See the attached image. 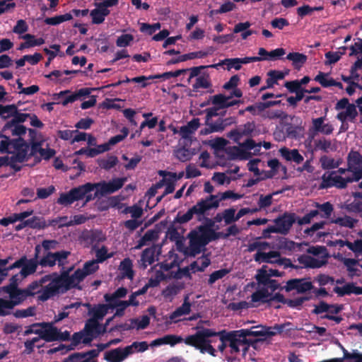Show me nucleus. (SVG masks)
I'll list each match as a JSON object with an SVG mask.
<instances>
[{
	"mask_svg": "<svg viewBox=\"0 0 362 362\" xmlns=\"http://www.w3.org/2000/svg\"><path fill=\"white\" fill-rule=\"evenodd\" d=\"M127 180V178L122 177V178H113L112 180H110L109 182H106L107 185H108V187L112 193H114L115 192L120 189L125 183Z\"/></svg>",
	"mask_w": 362,
	"mask_h": 362,
	"instance_id": "nucleus-60",
	"label": "nucleus"
},
{
	"mask_svg": "<svg viewBox=\"0 0 362 362\" xmlns=\"http://www.w3.org/2000/svg\"><path fill=\"white\" fill-rule=\"evenodd\" d=\"M325 117L313 118L312 120V127L309 129L310 134L313 136L318 134L330 135L332 134L334 128L332 124L325 123Z\"/></svg>",
	"mask_w": 362,
	"mask_h": 362,
	"instance_id": "nucleus-12",
	"label": "nucleus"
},
{
	"mask_svg": "<svg viewBox=\"0 0 362 362\" xmlns=\"http://www.w3.org/2000/svg\"><path fill=\"white\" fill-rule=\"evenodd\" d=\"M214 197L207 196L206 199H202L197 202V204L189 208L185 214H182L180 211L177 213L176 217L173 220L174 223L184 224L190 221L194 216H197V218L199 221L204 219L206 213L212 209H217V202H211Z\"/></svg>",
	"mask_w": 362,
	"mask_h": 362,
	"instance_id": "nucleus-2",
	"label": "nucleus"
},
{
	"mask_svg": "<svg viewBox=\"0 0 362 362\" xmlns=\"http://www.w3.org/2000/svg\"><path fill=\"white\" fill-rule=\"evenodd\" d=\"M320 163H321L323 170H332L337 168L339 166L340 162L336 161L332 158H329L327 156L324 155L320 158Z\"/></svg>",
	"mask_w": 362,
	"mask_h": 362,
	"instance_id": "nucleus-44",
	"label": "nucleus"
},
{
	"mask_svg": "<svg viewBox=\"0 0 362 362\" xmlns=\"http://www.w3.org/2000/svg\"><path fill=\"white\" fill-rule=\"evenodd\" d=\"M174 155L175 158H177L182 163L188 161L190 158H192V154L190 153L189 150L184 146L174 151Z\"/></svg>",
	"mask_w": 362,
	"mask_h": 362,
	"instance_id": "nucleus-53",
	"label": "nucleus"
},
{
	"mask_svg": "<svg viewBox=\"0 0 362 362\" xmlns=\"http://www.w3.org/2000/svg\"><path fill=\"white\" fill-rule=\"evenodd\" d=\"M328 74L322 71H319L317 76H315L314 80L322 85L323 88H329L332 86L333 81L332 78H327Z\"/></svg>",
	"mask_w": 362,
	"mask_h": 362,
	"instance_id": "nucleus-58",
	"label": "nucleus"
},
{
	"mask_svg": "<svg viewBox=\"0 0 362 362\" xmlns=\"http://www.w3.org/2000/svg\"><path fill=\"white\" fill-rule=\"evenodd\" d=\"M302 132V128L293 124L288 125L286 128L285 135L286 137L289 139H298L300 137V134Z\"/></svg>",
	"mask_w": 362,
	"mask_h": 362,
	"instance_id": "nucleus-61",
	"label": "nucleus"
},
{
	"mask_svg": "<svg viewBox=\"0 0 362 362\" xmlns=\"http://www.w3.org/2000/svg\"><path fill=\"white\" fill-rule=\"evenodd\" d=\"M222 65H226L227 70H230L232 68L235 70H240L241 68V64L239 58L235 59H225L216 64H213L209 65L211 68H218Z\"/></svg>",
	"mask_w": 362,
	"mask_h": 362,
	"instance_id": "nucleus-35",
	"label": "nucleus"
},
{
	"mask_svg": "<svg viewBox=\"0 0 362 362\" xmlns=\"http://www.w3.org/2000/svg\"><path fill=\"white\" fill-rule=\"evenodd\" d=\"M71 252L66 250H61L57 252H42V256L39 255L37 263L42 267H52L55 264L64 266Z\"/></svg>",
	"mask_w": 362,
	"mask_h": 362,
	"instance_id": "nucleus-8",
	"label": "nucleus"
},
{
	"mask_svg": "<svg viewBox=\"0 0 362 362\" xmlns=\"http://www.w3.org/2000/svg\"><path fill=\"white\" fill-rule=\"evenodd\" d=\"M227 120L228 119L223 120L219 118L217 119V121H216L214 123H207L206 122V124L211 129V131H214L216 132H221L224 129L226 126L228 124V123H226Z\"/></svg>",
	"mask_w": 362,
	"mask_h": 362,
	"instance_id": "nucleus-63",
	"label": "nucleus"
},
{
	"mask_svg": "<svg viewBox=\"0 0 362 362\" xmlns=\"http://www.w3.org/2000/svg\"><path fill=\"white\" fill-rule=\"evenodd\" d=\"M92 191L93 185H91V182H86V184L81 186L73 187L69 191V192L74 199L78 201L83 199L87 193H89Z\"/></svg>",
	"mask_w": 362,
	"mask_h": 362,
	"instance_id": "nucleus-22",
	"label": "nucleus"
},
{
	"mask_svg": "<svg viewBox=\"0 0 362 362\" xmlns=\"http://www.w3.org/2000/svg\"><path fill=\"white\" fill-rule=\"evenodd\" d=\"M184 342V339L180 335L168 334L163 337H160L153 339L150 343V346L155 347L159 346L163 344H169L171 346H174L180 343Z\"/></svg>",
	"mask_w": 362,
	"mask_h": 362,
	"instance_id": "nucleus-13",
	"label": "nucleus"
},
{
	"mask_svg": "<svg viewBox=\"0 0 362 362\" xmlns=\"http://www.w3.org/2000/svg\"><path fill=\"white\" fill-rule=\"evenodd\" d=\"M29 150L27 141L23 137H18L17 141H15L14 148L13 149L12 156L14 159L18 160V163H24L30 158L29 156Z\"/></svg>",
	"mask_w": 362,
	"mask_h": 362,
	"instance_id": "nucleus-11",
	"label": "nucleus"
},
{
	"mask_svg": "<svg viewBox=\"0 0 362 362\" xmlns=\"http://www.w3.org/2000/svg\"><path fill=\"white\" fill-rule=\"evenodd\" d=\"M209 196L215 197V198H214L213 199L211 200V202H217L218 206H220V202L222 200H227V199L239 200L243 197V195L235 193L230 190H228L226 192L219 193L216 195H209Z\"/></svg>",
	"mask_w": 362,
	"mask_h": 362,
	"instance_id": "nucleus-32",
	"label": "nucleus"
},
{
	"mask_svg": "<svg viewBox=\"0 0 362 362\" xmlns=\"http://www.w3.org/2000/svg\"><path fill=\"white\" fill-rule=\"evenodd\" d=\"M27 130L28 129L23 124H14L7 127L6 123L0 133L8 134L10 132L12 136H18V138H22L21 136L27 132Z\"/></svg>",
	"mask_w": 362,
	"mask_h": 362,
	"instance_id": "nucleus-26",
	"label": "nucleus"
},
{
	"mask_svg": "<svg viewBox=\"0 0 362 362\" xmlns=\"http://www.w3.org/2000/svg\"><path fill=\"white\" fill-rule=\"evenodd\" d=\"M119 269L121 278H127L129 280L134 279V272L132 269V262L129 257H126L120 262Z\"/></svg>",
	"mask_w": 362,
	"mask_h": 362,
	"instance_id": "nucleus-21",
	"label": "nucleus"
},
{
	"mask_svg": "<svg viewBox=\"0 0 362 362\" xmlns=\"http://www.w3.org/2000/svg\"><path fill=\"white\" fill-rule=\"evenodd\" d=\"M358 116V112L355 105H351L347 107L346 111L338 112L337 119H339L341 123L346 122L347 120L354 122Z\"/></svg>",
	"mask_w": 362,
	"mask_h": 362,
	"instance_id": "nucleus-23",
	"label": "nucleus"
},
{
	"mask_svg": "<svg viewBox=\"0 0 362 362\" xmlns=\"http://www.w3.org/2000/svg\"><path fill=\"white\" fill-rule=\"evenodd\" d=\"M76 201V200H75L74 199V197L70 194V192H68L66 193H62L60 194L59 198H58L57 203H58L64 206H67L72 204Z\"/></svg>",
	"mask_w": 362,
	"mask_h": 362,
	"instance_id": "nucleus-64",
	"label": "nucleus"
},
{
	"mask_svg": "<svg viewBox=\"0 0 362 362\" xmlns=\"http://www.w3.org/2000/svg\"><path fill=\"white\" fill-rule=\"evenodd\" d=\"M196 329L197 331L195 334L187 335L184 339V344L197 350L202 349V347L211 346L213 342L211 338L218 335V331L214 329L206 328L199 325L197 326Z\"/></svg>",
	"mask_w": 362,
	"mask_h": 362,
	"instance_id": "nucleus-4",
	"label": "nucleus"
},
{
	"mask_svg": "<svg viewBox=\"0 0 362 362\" xmlns=\"http://www.w3.org/2000/svg\"><path fill=\"white\" fill-rule=\"evenodd\" d=\"M337 258L346 267L349 276H358V274H356L357 269L354 267V266L358 264V261L356 259L343 257L341 254H338Z\"/></svg>",
	"mask_w": 362,
	"mask_h": 362,
	"instance_id": "nucleus-33",
	"label": "nucleus"
},
{
	"mask_svg": "<svg viewBox=\"0 0 362 362\" xmlns=\"http://www.w3.org/2000/svg\"><path fill=\"white\" fill-rule=\"evenodd\" d=\"M19 105L20 102L18 105H0V117L4 120L10 117H13V115L18 111V106Z\"/></svg>",
	"mask_w": 362,
	"mask_h": 362,
	"instance_id": "nucleus-42",
	"label": "nucleus"
},
{
	"mask_svg": "<svg viewBox=\"0 0 362 362\" xmlns=\"http://www.w3.org/2000/svg\"><path fill=\"white\" fill-rule=\"evenodd\" d=\"M286 59L292 61L293 66L295 69L300 70L305 64L308 57L299 52H290Z\"/></svg>",
	"mask_w": 362,
	"mask_h": 362,
	"instance_id": "nucleus-25",
	"label": "nucleus"
},
{
	"mask_svg": "<svg viewBox=\"0 0 362 362\" xmlns=\"http://www.w3.org/2000/svg\"><path fill=\"white\" fill-rule=\"evenodd\" d=\"M184 288V284L181 282H177L168 285L165 289L163 291L164 298H170L178 294L180 291Z\"/></svg>",
	"mask_w": 362,
	"mask_h": 362,
	"instance_id": "nucleus-41",
	"label": "nucleus"
},
{
	"mask_svg": "<svg viewBox=\"0 0 362 362\" xmlns=\"http://www.w3.org/2000/svg\"><path fill=\"white\" fill-rule=\"evenodd\" d=\"M189 246L184 247L181 240H177V250L188 257H194L201 254L202 248L211 242L206 232L200 231L197 228L189 232L187 235Z\"/></svg>",
	"mask_w": 362,
	"mask_h": 362,
	"instance_id": "nucleus-1",
	"label": "nucleus"
},
{
	"mask_svg": "<svg viewBox=\"0 0 362 362\" xmlns=\"http://www.w3.org/2000/svg\"><path fill=\"white\" fill-rule=\"evenodd\" d=\"M335 174H337L336 171L329 172L328 174H323L322 176V182L320 183V189L332 187L334 185V176Z\"/></svg>",
	"mask_w": 362,
	"mask_h": 362,
	"instance_id": "nucleus-49",
	"label": "nucleus"
},
{
	"mask_svg": "<svg viewBox=\"0 0 362 362\" xmlns=\"http://www.w3.org/2000/svg\"><path fill=\"white\" fill-rule=\"evenodd\" d=\"M333 291L341 297L351 294L362 295V286H357L353 283H348L342 287H334Z\"/></svg>",
	"mask_w": 362,
	"mask_h": 362,
	"instance_id": "nucleus-17",
	"label": "nucleus"
},
{
	"mask_svg": "<svg viewBox=\"0 0 362 362\" xmlns=\"http://www.w3.org/2000/svg\"><path fill=\"white\" fill-rule=\"evenodd\" d=\"M271 294L268 292L267 290H258L256 291L253 294L251 295L252 302H262V303H268L269 298Z\"/></svg>",
	"mask_w": 362,
	"mask_h": 362,
	"instance_id": "nucleus-47",
	"label": "nucleus"
},
{
	"mask_svg": "<svg viewBox=\"0 0 362 362\" xmlns=\"http://www.w3.org/2000/svg\"><path fill=\"white\" fill-rule=\"evenodd\" d=\"M32 114L29 113H23L17 112V113H15L12 117L13 119L7 122V127L11 126L14 124H22L25 121L27 120L28 118L30 117Z\"/></svg>",
	"mask_w": 362,
	"mask_h": 362,
	"instance_id": "nucleus-54",
	"label": "nucleus"
},
{
	"mask_svg": "<svg viewBox=\"0 0 362 362\" xmlns=\"http://www.w3.org/2000/svg\"><path fill=\"white\" fill-rule=\"evenodd\" d=\"M98 263L97 261H87L84 265H83L82 269H76V271L80 272V274H82L83 276L86 278L87 276L95 273V272L98 269Z\"/></svg>",
	"mask_w": 362,
	"mask_h": 362,
	"instance_id": "nucleus-37",
	"label": "nucleus"
},
{
	"mask_svg": "<svg viewBox=\"0 0 362 362\" xmlns=\"http://www.w3.org/2000/svg\"><path fill=\"white\" fill-rule=\"evenodd\" d=\"M348 170L355 168H362V155L356 151L351 150L347 156Z\"/></svg>",
	"mask_w": 362,
	"mask_h": 362,
	"instance_id": "nucleus-30",
	"label": "nucleus"
},
{
	"mask_svg": "<svg viewBox=\"0 0 362 362\" xmlns=\"http://www.w3.org/2000/svg\"><path fill=\"white\" fill-rule=\"evenodd\" d=\"M155 252L156 248L154 246L144 250L142 254H141L140 259L138 261L140 269H146L148 266L153 264Z\"/></svg>",
	"mask_w": 362,
	"mask_h": 362,
	"instance_id": "nucleus-16",
	"label": "nucleus"
},
{
	"mask_svg": "<svg viewBox=\"0 0 362 362\" xmlns=\"http://www.w3.org/2000/svg\"><path fill=\"white\" fill-rule=\"evenodd\" d=\"M281 156L288 161H293L297 164H300L303 161V156L299 153L298 150H289L288 148L284 147L280 149Z\"/></svg>",
	"mask_w": 362,
	"mask_h": 362,
	"instance_id": "nucleus-18",
	"label": "nucleus"
},
{
	"mask_svg": "<svg viewBox=\"0 0 362 362\" xmlns=\"http://www.w3.org/2000/svg\"><path fill=\"white\" fill-rule=\"evenodd\" d=\"M91 185H93V190L95 189V192L99 196H105L106 194H112L105 181H102L100 182L96 183H91Z\"/></svg>",
	"mask_w": 362,
	"mask_h": 362,
	"instance_id": "nucleus-59",
	"label": "nucleus"
},
{
	"mask_svg": "<svg viewBox=\"0 0 362 362\" xmlns=\"http://www.w3.org/2000/svg\"><path fill=\"white\" fill-rule=\"evenodd\" d=\"M109 303L107 304H98L88 311V315H91V319L102 320L106 315L109 310Z\"/></svg>",
	"mask_w": 362,
	"mask_h": 362,
	"instance_id": "nucleus-27",
	"label": "nucleus"
},
{
	"mask_svg": "<svg viewBox=\"0 0 362 362\" xmlns=\"http://www.w3.org/2000/svg\"><path fill=\"white\" fill-rule=\"evenodd\" d=\"M29 150V156L34 158V163L37 164L40 163V158L37 155L39 154L40 151H42L43 141L41 142H33L31 144H27Z\"/></svg>",
	"mask_w": 362,
	"mask_h": 362,
	"instance_id": "nucleus-40",
	"label": "nucleus"
},
{
	"mask_svg": "<svg viewBox=\"0 0 362 362\" xmlns=\"http://www.w3.org/2000/svg\"><path fill=\"white\" fill-rule=\"evenodd\" d=\"M241 330L245 334V335H247V337H264V338H262L264 341L266 338L269 337L267 327L263 325L251 327L250 329H241Z\"/></svg>",
	"mask_w": 362,
	"mask_h": 362,
	"instance_id": "nucleus-29",
	"label": "nucleus"
},
{
	"mask_svg": "<svg viewBox=\"0 0 362 362\" xmlns=\"http://www.w3.org/2000/svg\"><path fill=\"white\" fill-rule=\"evenodd\" d=\"M211 83L209 75L199 76L196 79V83L192 86L194 91H197L200 88H210Z\"/></svg>",
	"mask_w": 362,
	"mask_h": 362,
	"instance_id": "nucleus-39",
	"label": "nucleus"
},
{
	"mask_svg": "<svg viewBox=\"0 0 362 362\" xmlns=\"http://www.w3.org/2000/svg\"><path fill=\"white\" fill-rule=\"evenodd\" d=\"M98 320L95 318H90L86 321L85 325V331L86 332L87 335L92 336L94 332H99L98 331V327H100V324L98 322Z\"/></svg>",
	"mask_w": 362,
	"mask_h": 362,
	"instance_id": "nucleus-56",
	"label": "nucleus"
},
{
	"mask_svg": "<svg viewBox=\"0 0 362 362\" xmlns=\"http://www.w3.org/2000/svg\"><path fill=\"white\" fill-rule=\"evenodd\" d=\"M317 208L322 218H328L333 212V206L329 202L317 204Z\"/></svg>",
	"mask_w": 362,
	"mask_h": 362,
	"instance_id": "nucleus-51",
	"label": "nucleus"
},
{
	"mask_svg": "<svg viewBox=\"0 0 362 362\" xmlns=\"http://www.w3.org/2000/svg\"><path fill=\"white\" fill-rule=\"evenodd\" d=\"M300 264L305 268L318 269L327 264L326 259H319L308 255H302L298 258Z\"/></svg>",
	"mask_w": 362,
	"mask_h": 362,
	"instance_id": "nucleus-15",
	"label": "nucleus"
},
{
	"mask_svg": "<svg viewBox=\"0 0 362 362\" xmlns=\"http://www.w3.org/2000/svg\"><path fill=\"white\" fill-rule=\"evenodd\" d=\"M254 259L258 262L276 264L279 266H284V269H298V266L291 263L290 259L287 257H281L279 252L277 251H270L268 253L257 252L254 256Z\"/></svg>",
	"mask_w": 362,
	"mask_h": 362,
	"instance_id": "nucleus-7",
	"label": "nucleus"
},
{
	"mask_svg": "<svg viewBox=\"0 0 362 362\" xmlns=\"http://www.w3.org/2000/svg\"><path fill=\"white\" fill-rule=\"evenodd\" d=\"M30 296L27 291L23 289H20L17 293L14 294V296L10 297V299H8L9 301H12L13 303L15 304V306L18 305L23 301H24L28 297Z\"/></svg>",
	"mask_w": 362,
	"mask_h": 362,
	"instance_id": "nucleus-57",
	"label": "nucleus"
},
{
	"mask_svg": "<svg viewBox=\"0 0 362 362\" xmlns=\"http://www.w3.org/2000/svg\"><path fill=\"white\" fill-rule=\"evenodd\" d=\"M231 100V96H226L221 93L211 97V104L220 109H226V101Z\"/></svg>",
	"mask_w": 362,
	"mask_h": 362,
	"instance_id": "nucleus-45",
	"label": "nucleus"
},
{
	"mask_svg": "<svg viewBox=\"0 0 362 362\" xmlns=\"http://www.w3.org/2000/svg\"><path fill=\"white\" fill-rule=\"evenodd\" d=\"M71 269L72 268H70L66 271H63L60 275H58L57 273H53L57 279V282H60L61 285L63 286L62 292L70 291L71 288H76L80 291L82 290L80 283H81L86 277L76 270L73 274L70 275Z\"/></svg>",
	"mask_w": 362,
	"mask_h": 362,
	"instance_id": "nucleus-6",
	"label": "nucleus"
},
{
	"mask_svg": "<svg viewBox=\"0 0 362 362\" xmlns=\"http://www.w3.org/2000/svg\"><path fill=\"white\" fill-rule=\"evenodd\" d=\"M72 19V15L71 13H66L63 15L56 16L54 17H47L44 20V22L49 25H57L62 22L71 21Z\"/></svg>",
	"mask_w": 362,
	"mask_h": 362,
	"instance_id": "nucleus-38",
	"label": "nucleus"
},
{
	"mask_svg": "<svg viewBox=\"0 0 362 362\" xmlns=\"http://www.w3.org/2000/svg\"><path fill=\"white\" fill-rule=\"evenodd\" d=\"M222 214L223 221H225V224L226 225H230L238 221V219L235 218V209L233 208L226 209L222 211Z\"/></svg>",
	"mask_w": 362,
	"mask_h": 362,
	"instance_id": "nucleus-62",
	"label": "nucleus"
},
{
	"mask_svg": "<svg viewBox=\"0 0 362 362\" xmlns=\"http://www.w3.org/2000/svg\"><path fill=\"white\" fill-rule=\"evenodd\" d=\"M15 307L14 303L8 299L0 298V317L10 315V310Z\"/></svg>",
	"mask_w": 362,
	"mask_h": 362,
	"instance_id": "nucleus-52",
	"label": "nucleus"
},
{
	"mask_svg": "<svg viewBox=\"0 0 362 362\" xmlns=\"http://www.w3.org/2000/svg\"><path fill=\"white\" fill-rule=\"evenodd\" d=\"M0 138L2 139L1 141H0V153H13L14 143L15 141H17V138L10 139L8 134L4 133H0Z\"/></svg>",
	"mask_w": 362,
	"mask_h": 362,
	"instance_id": "nucleus-20",
	"label": "nucleus"
},
{
	"mask_svg": "<svg viewBox=\"0 0 362 362\" xmlns=\"http://www.w3.org/2000/svg\"><path fill=\"white\" fill-rule=\"evenodd\" d=\"M295 214L284 213L274 219L275 228L279 233L286 235L289 233L290 228L295 223Z\"/></svg>",
	"mask_w": 362,
	"mask_h": 362,
	"instance_id": "nucleus-10",
	"label": "nucleus"
},
{
	"mask_svg": "<svg viewBox=\"0 0 362 362\" xmlns=\"http://www.w3.org/2000/svg\"><path fill=\"white\" fill-rule=\"evenodd\" d=\"M119 163V159L114 155H107L105 158H101L97 160L98 165L101 169L105 170H110L112 168H114Z\"/></svg>",
	"mask_w": 362,
	"mask_h": 362,
	"instance_id": "nucleus-31",
	"label": "nucleus"
},
{
	"mask_svg": "<svg viewBox=\"0 0 362 362\" xmlns=\"http://www.w3.org/2000/svg\"><path fill=\"white\" fill-rule=\"evenodd\" d=\"M128 293V289L125 287H119L112 294H105L104 298L107 303L122 301L120 299L123 298Z\"/></svg>",
	"mask_w": 362,
	"mask_h": 362,
	"instance_id": "nucleus-34",
	"label": "nucleus"
},
{
	"mask_svg": "<svg viewBox=\"0 0 362 362\" xmlns=\"http://www.w3.org/2000/svg\"><path fill=\"white\" fill-rule=\"evenodd\" d=\"M57 327H53L49 322H42V327L40 332V338L46 341L47 342H52L57 341Z\"/></svg>",
	"mask_w": 362,
	"mask_h": 362,
	"instance_id": "nucleus-14",
	"label": "nucleus"
},
{
	"mask_svg": "<svg viewBox=\"0 0 362 362\" xmlns=\"http://www.w3.org/2000/svg\"><path fill=\"white\" fill-rule=\"evenodd\" d=\"M331 223L338 225L339 227L354 228L358 223V219L353 218L349 216H339L331 220Z\"/></svg>",
	"mask_w": 362,
	"mask_h": 362,
	"instance_id": "nucleus-28",
	"label": "nucleus"
},
{
	"mask_svg": "<svg viewBox=\"0 0 362 362\" xmlns=\"http://www.w3.org/2000/svg\"><path fill=\"white\" fill-rule=\"evenodd\" d=\"M226 336V340L229 342L231 354H237L242 351L245 354L250 347L255 348V344L263 342V339H252L247 338V335L241 329L235 331H227L225 329Z\"/></svg>",
	"mask_w": 362,
	"mask_h": 362,
	"instance_id": "nucleus-3",
	"label": "nucleus"
},
{
	"mask_svg": "<svg viewBox=\"0 0 362 362\" xmlns=\"http://www.w3.org/2000/svg\"><path fill=\"white\" fill-rule=\"evenodd\" d=\"M125 358V356L120 351V348L111 349L105 352L104 354V359L107 362H122Z\"/></svg>",
	"mask_w": 362,
	"mask_h": 362,
	"instance_id": "nucleus-36",
	"label": "nucleus"
},
{
	"mask_svg": "<svg viewBox=\"0 0 362 362\" xmlns=\"http://www.w3.org/2000/svg\"><path fill=\"white\" fill-rule=\"evenodd\" d=\"M281 192V191H278V192H274L270 194H267L265 196L260 195L259 202H258L259 209H265V208L269 207L272 204V197L274 195H277Z\"/></svg>",
	"mask_w": 362,
	"mask_h": 362,
	"instance_id": "nucleus-55",
	"label": "nucleus"
},
{
	"mask_svg": "<svg viewBox=\"0 0 362 362\" xmlns=\"http://www.w3.org/2000/svg\"><path fill=\"white\" fill-rule=\"evenodd\" d=\"M230 273L229 269H221L213 272L208 279V284L212 286L216 281L223 278L226 274Z\"/></svg>",
	"mask_w": 362,
	"mask_h": 362,
	"instance_id": "nucleus-48",
	"label": "nucleus"
},
{
	"mask_svg": "<svg viewBox=\"0 0 362 362\" xmlns=\"http://www.w3.org/2000/svg\"><path fill=\"white\" fill-rule=\"evenodd\" d=\"M40 255V247L39 245L35 246L34 249V257L31 259H28L26 256H23L14 263L12 264V267L14 269L21 268L19 274H21L23 278H27L29 275H31L36 272L39 264L37 263V259Z\"/></svg>",
	"mask_w": 362,
	"mask_h": 362,
	"instance_id": "nucleus-5",
	"label": "nucleus"
},
{
	"mask_svg": "<svg viewBox=\"0 0 362 362\" xmlns=\"http://www.w3.org/2000/svg\"><path fill=\"white\" fill-rule=\"evenodd\" d=\"M110 13V9L102 8L98 6L90 11V15L92 18V23L100 25L105 21V17Z\"/></svg>",
	"mask_w": 362,
	"mask_h": 362,
	"instance_id": "nucleus-24",
	"label": "nucleus"
},
{
	"mask_svg": "<svg viewBox=\"0 0 362 362\" xmlns=\"http://www.w3.org/2000/svg\"><path fill=\"white\" fill-rule=\"evenodd\" d=\"M269 78L266 79V84L267 88H273L278 82V80H282L285 77L283 71L272 70L268 72Z\"/></svg>",
	"mask_w": 362,
	"mask_h": 362,
	"instance_id": "nucleus-43",
	"label": "nucleus"
},
{
	"mask_svg": "<svg viewBox=\"0 0 362 362\" xmlns=\"http://www.w3.org/2000/svg\"><path fill=\"white\" fill-rule=\"evenodd\" d=\"M109 306L111 309L116 308L114 317H122L124 315L125 309H127L130 305L127 304V302H124L123 300L119 302L109 303Z\"/></svg>",
	"mask_w": 362,
	"mask_h": 362,
	"instance_id": "nucleus-50",
	"label": "nucleus"
},
{
	"mask_svg": "<svg viewBox=\"0 0 362 362\" xmlns=\"http://www.w3.org/2000/svg\"><path fill=\"white\" fill-rule=\"evenodd\" d=\"M191 307L192 304L189 302V296L186 295L185 297H184L182 306L175 309V311L169 315V319L175 321L179 317L188 315L190 312Z\"/></svg>",
	"mask_w": 362,
	"mask_h": 362,
	"instance_id": "nucleus-19",
	"label": "nucleus"
},
{
	"mask_svg": "<svg viewBox=\"0 0 362 362\" xmlns=\"http://www.w3.org/2000/svg\"><path fill=\"white\" fill-rule=\"evenodd\" d=\"M287 292L296 291L298 294H303L314 289L313 282L305 278H294L286 282V286L281 288Z\"/></svg>",
	"mask_w": 362,
	"mask_h": 362,
	"instance_id": "nucleus-9",
	"label": "nucleus"
},
{
	"mask_svg": "<svg viewBox=\"0 0 362 362\" xmlns=\"http://www.w3.org/2000/svg\"><path fill=\"white\" fill-rule=\"evenodd\" d=\"M315 151H322L328 153L332 149V141L325 138H322L314 141Z\"/></svg>",
	"mask_w": 362,
	"mask_h": 362,
	"instance_id": "nucleus-46",
	"label": "nucleus"
}]
</instances>
